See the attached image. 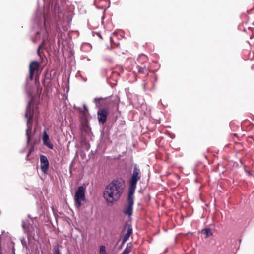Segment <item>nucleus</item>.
Masks as SVG:
<instances>
[{
  "label": "nucleus",
  "mask_w": 254,
  "mask_h": 254,
  "mask_svg": "<svg viewBox=\"0 0 254 254\" xmlns=\"http://www.w3.org/2000/svg\"><path fill=\"white\" fill-rule=\"evenodd\" d=\"M110 40L112 42V38H110Z\"/></svg>",
  "instance_id": "obj_24"
},
{
  "label": "nucleus",
  "mask_w": 254,
  "mask_h": 254,
  "mask_svg": "<svg viewBox=\"0 0 254 254\" xmlns=\"http://www.w3.org/2000/svg\"><path fill=\"white\" fill-rule=\"evenodd\" d=\"M42 140L43 143L45 146H47L48 148L50 149H53V145L51 143L49 139V135L47 134L45 130L43 132Z\"/></svg>",
  "instance_id": "obj_8"
},
{
  "label": "nucleus",
  "mask_w": 254,
  "mask_h": 254,
  "mask_svg": "<svg viewBox=\"0 0 254 254\" xmlns=\"http://www.w3.org/2000/svg\"><path fill=\"white\" fill-rule=\"evenodd\" d=\"M132 245L131 243H127V246L121 254H128L131 251Z\"/></svg>",
  "instance_id": "obj_14"
},
{
  "label": "nucleus",
  "mask_w": 254,
  "mask_h": 254,
  "mask_svg": "<svg viewBox=\"0 0 254 254\" xmlns=\"http://www.w3.org/2000/svg\"><path fill=\"white\" fill-rule=\"evenodd\" d=\"M29 156H27V155L26 156V159L27 160H29Z\"/></svg>",
  "instance_id": "obj_22"
},
{
  "label": "nucleus",
  "mask_w": 254,
  "mask_h": 254,
  "mask_svg": "<svg viewBox=\"0 0 254 254\" xmlns=\"http://www.w3.org/2000/svg\"><path fill=\"white\" fill-rule=\"evenodd\" d=\"M85 189L83 186H79L74 195L75 205L77 208H79L85 201Z\"/></svg>",
  "instance_id": "obj_3"
},
{
  "label": "nucleus",
  "mask_w": 254,
  "mask_h": 254,
  "mask_svg": "<svg viewBox=\"0 0 254 254\" xmlns=\"http://www.w3.org/2000/svg\"><path fill=\"white\" fill-rule=\"evenodd\" d=\"M126 230H127V233L122 237V245L128 240L130 235L132 233V226L130 224L127 223H125L124 227L123 232Z\"/></svg>",
  "instance_id": "obj_6"
},
{
  "label": "nucleus",
  "mask_w": 254,
  "mask_h": 254,
  "mask_svg": "<svg viewBox=\"0 0 254 254\" xmlns=\"http://www.w3.org/2000/svg\"><path fill=\"white\" fill-rule=\"evenodd\" d=\"M137 71L139 73L142 74H146L148 72V69L145 66H140L137 65L136 67Z\"/></svg>",
  "instance_id": "obj_15"
},
{
  "label": "nucleus",
  "mask_w": 254,
  "mask_h": 254,
  "mask_svg": "<svg viewBox=\"0 0 254 254\" xmlns=\"http://www.w3.org/2000/svg\"><path fill=\"white\" fill-rule=\"evenodd\" d=\"M125 181L122 178L112 180L105 188L103 196L108 203H113L121 197L124 189Z\"/></svg>",
  "instance_id": "obj_1"
},
{
  "label": "nucleus",
  "mask_w": 254,
  "mask_h": 254,
  "mask_svg": "<svg viewBox=\"0 0 254 254\" xmlns=\"http://www.w3.org/2000/svg\"><path fill=\"white\" fill-rule=\"evenodd\" d=\"M13 254H15V252H14V250L13 251Z\"/></svg>",
  "instance_id": "obj_25"
},
{
  "label": "nucleus",
  "mask_w": 254,
  "mask_h": 254,
  "mask_svg": "<svg viewBox=\"0 0 254 254\" xmlns=\"http://www.w3.org/2000/svg\"><path fill=\"white\" fill-rule=\"evenodd\" d=\"M128 204L126 207L124 211V214L127 215L128 217H130L133 212V205L134 204V201L127 200Z\"/></svg>",
  "instance_id": "obj_11"
},
{
  "label": "nucleus",
  "mask_w": 254,
  "mask_h": 254,
  "mask_svg": "<svg viewBox=\"0 0 254 254\" xmlns=\"http://www.w3.org/2000/svg\"><path fill=\"white\" fill-rule=\"evenodd\" d=\"M253 25L254 26V21L253 23Z\"/></svg>",
  "instance_id": "obj_26"
},
{
  "label": "nucleus",
  "mask_w": 254,
  "mask_h": 254,
  "mask_svg": "<svg viewBox=\"0 0 254 254\" xmlns=\"http://www.w3.org/2000/svg\"><path fill=\"white\" fill-rule=\"evenodd\" d=\"M31 101L28 102L26 107L25 117L27 118V129L26 131V135L27 137V145H29L31 133L32 129V118L33 116V109L31 108Z\"/></svg>",
  "instance_id": "obj_2"
},
{
  "label": "nucleus",
  "mask_w": 254,
  "mask_h": 254,
  "mask_svg": "<svg viewBox=\"0 0 254 254\" xmlns=\"http://www.w3.org/2000/svg\"><path fill=\"white\" fill-rule=\"evenodd\" d=\"M136 188V184L129 183V191L127 200L134 201L133 194Z\"/></svg>",
  "instance_id": "obj_10"
},
{
  "label": "nucleus",
  "mask_w": 254,
  "mask_h": 254,
  "mask_svg": "<svg viewBox=\"0 0 254 254\" xmlns=\"http://www.w3.org/2000/svg\"><path fill=\"white\" fill-rule=\"evenodd\" d=\"M94 101L97 107H101L102 105L108 106L110 103L107 98L103 99V98H95Z\"/></svg>",
  "instance_id": "obj_9"
},
{
  "label": "nucleus",
  "mask_w": 254,
  "mask_h": 254,
  "mask_svg": "<svg viewBox=\"0 0 254 254\" xmlns=\"http://www.w3.org/2000/svg\"><path fill=\"white\" fill-rule=\"evenodd\" d=\"M59 246L56 245L54 247V254H61L59 250ZM62 247L61 246H60Z\"/></svg>",
  "instance_id": "obj_17"
},
{
  "label": "nucleus",
  "mask_w": 254,
  "mask_h": 254,
  "mask_svg": "<svg viewBox=\"0 0 254 254\" xmlns=\"http://www.w3.org/2000/svg\"><path fill=\"white\" fill-rule=\"evenodd\" d=\"M202 233L205 236V237H208L212 235L211 230L210 228H205L202 230Z\"/></svg>",
  "instance_id": "obj_16"
},
{
  "label": "nucleus",
  "mask_w": 254,
  "mask_h": 254,
  "mask_svg": "<svg viewBox=\"0 0 254 254\" xmlns=\"http://www.w3.org/2000/svg\"><path fill=\"white\" fill-rule=\"evenodd\" d=\"M1 235H0V240L1 239Z\"/></svg>",
  "instance_id": "obj_27"
},
{
  "label": "nucleus",
  "mask_w": 254,
  "mask_h": 254,
  "mask_svg": "<svg viewBox=\"0 0 254 254\" xmlns=\"http://www.w3.org/2000/svg\"><path fill=\"white\" fill-rule=\"evenodd\" d=\"M100 254H106V248L104 246L102 245L100 247Z\"/></svg>",
  "instance_id": "obj_18"
},
{
  "label": "nucleus",
  "mask_w": 254,
  "mask_h": 254,
  "mask_svg": "<svg viewBox=\"0 0 254 254\" xmlns=\"http://www.w3.org/2000/svg\"><path fill=\"white\" fill-rule=\"evenodd\" d=\"M40 168L43 172L46 174L47 170L49 167V163L47 158L43 155H41L40 156Z\"/></svg>",
  "instance_id": "obj_7"
},
{
  "label": "nucleus",
  "mask_w": 254,
  "mask_h": 254,
  "mask_svg": "<svg viewBox=\"0 0 254 254\" xmlns=\"http://www.w3.org/2000/svg\"><path fill=\"white\" fill-rule=\"evenodd\" d=\"M83 107H84V111L85 112H87L88 111V108H87V106L85 105H84Z\"/></svg>",
  "instance_id": "obj_21"
},
{
  "label": "nucleus",
  "mask_w": 254,
  "mask_h": 254,
  "mask_svg": "<svg viewBox=\"0 0 254 254\" xmlns=\"http://www.w3.org/2000/svg\"><path fill=\"white\" fill-rule=\"evenodd\" d=\"M22 227L24 228V223L23 221L22 222Z\"/></svg>",
  "instance_id": "obj_23"
},
{
  "label": "nucleus",
  "mask_w": 254,
  "mask_h": 254,
  "mask_svg": "<svg viewBox=\"0 0 254 254\" xmlns=\"http://www.w3.org/2000/svg\"><path fill=\"white\" fill-rule=\"evenodd\" d=\"M106 0H96L94 2L95 6L99 9H103L106 6Z\"/></svg>",
  "instance_id": "obj_12"
},
{
  "label": "nucleus",
  "mask_w": 254,
  "mask_h": 254,
  "mask_svg": "<svg viewBox=\"0 0 254 254\" xmlns=\"http://www.w3.org/2000/svg\"><path fill=\"white\" fill-rule=\"evenodd\" d=\"M39 64L37 61H32L29 65V71L35 72V70L39 67Z\"/></svg>",
  "instance_id": "obj_13"
},
{
  "label": "nucleus",
  "mask_w": 254,
  "mask_h": 254,
  "mask_svg": "<svg viewBox=\"0 0 254 254\" xmlns=\"http://www.w3.org/2000/svg\"><path fill=\"white\" fill-rule=\"evenodd\" d=\"M109 111L108 107L99 108L97 112V118L100 123H104L109 114Z\"/></svg>",
  "instance_id": "obj_5"
},
{
  "label": "nucleus",
  "mask_w": 254,
  "mask_h": 254,
  "mask_svg": "<svg viewBox=\"0 0 254 254\" xmlns=\"http://www.w3.org/2000/svg\"><path fill=\"white\" fill-rule=\"evenodd\" d=\"M32 151H33V149H32V148H31V149L29 150V152H28V153H27V156H29V155H30V154L31 153V152H32Z\"/></svg>",
  "instance_id": "obj_20"
},
{
  "label": "nucleus",
  "mask_w": 254,
  "mask_h": 254,
  "mask_svg": "<svg viewBox=\"0 0 254 254\" xmlns=\"http://www.w3.org/2000/svg\"><path fill=\"white\" fill-rule=\"evenodd\" d=\"M141 172L136 164H134L133 172L129 183L137 184V182L141 179Z\"/></svg>",
  "instance_id": "obj_4"
},
{
  "label": "nucleus",
  "mask_w": 254,
  "mask_h": 254,
  "mask_svg": "<svg viewBox=\"0 0 254 254\" xmlns=\"http://www.w3.org/2000/svg\"><path fill=\"white\" fill-rule=\"evenodd\" d=\"M34 72H32V71H29V78L31 80H33V77L34 75Z\"/></svg>",
  "instance_id": "obj_19"
}]
</instances>
